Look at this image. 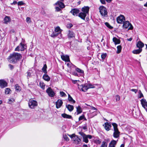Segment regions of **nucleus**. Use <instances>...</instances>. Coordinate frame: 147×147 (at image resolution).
<instances>
[{
  "label": "nucleus",
  "mask_w": 147,
  "mask_h": 147,
  "mask_svg": "<svg viewBox=\"0 0 147 147\" xmlns=\"http://www.w3.org/2000/svg\"><path fill=\"white\" fill-rule=\"evenodd\" d=\"M22 55L18 53L13 52L10 54L7 59L11 63L15 64L20 61L22 58Z\"/></svg>",
  "instance_id": "nucleus-1"
},
{
  "label": "nucleus",
  "mask_w": 147,
  "mask_h": 147,
  "mask_svg": "<svg viewBox=\"0 0 147 147\" xmlns=\"http://www.w3.org/2000/svg\"><path fill=\"white\" fill-rule=\"evenodd\" d=\"M89 7L88 6H84L82 9V12L79 13L78 16L82 19L85 20L87 15L88 14Z\"/></svg>",
  "instance_id": "nucleus-2"
},
{
  "label": "nucleus",
  "mask_w": 147,
  "mask_h": 147,
  "mask_svg": "<svg viewBox=\"0 0 147 147\" xmlns=\"http://www.w3.org/2000/svg\"><path fill=\"white\" fill-rule=\"evenodd\" d=\"M78 86L79 89L80 91L84 92L86 91L89 88H94V86L90 84H85L80 85L78 84Z\"/></svg>",
  "instance_id": "nucleus-3"
},
{
  "label": "nucleus",
  "mask_w": 147,
  "mask_h": 147,
  "mask_svg": "<svg viewBox=\"0 0 147 147\" xmlns=\"http://www.w3.org/2000/svg\"><path fill=\"white\" fill-rule=\"evenodd\" d=\"M68 136L70 137L74 141V143L76 144H79L81 143L82 138H79L78 136L76 135L75 134L72 135H68Z\"/></svg>",
  "instance_id": "nucleus-4"
},
{
  "label": "nucleus",
  "mask_w": 147,
  "mask_h": 147,
  "mask_svg": "<svg viewBox=\"0 0 147 147\" xmlns=\"http://www.w3.org/2000/svg\"><path fill=\"white\" fill-rule=\"evenodd\" d=\"M112 124L113 127L114 131L113 136L115 138H118L119 136L120 132L117 128V125L115 123H112Z\"/></svg>",
  "instance_id": "nucleus-5"
},
{
  "label": "nucleus",
  "mask_w": 147,
  "mask_h": 147,
  "mask_svg": "<svg viewBox=\"0 0 147 147\" xmlns=\"http://www.w3.org/2000/svg\"><path fill=\"white\" fill-rule=\"evenodd\" d=\"M99 12L101 15L104 17L107 16V11L106 8L103 6H100L99 8Z\"/></svg>",
  "instance_id": "nucleus-6"
},
{
  "label": "nucleus",
  "mask_w": 147,
  "mask_h": 147,
  "mask_svg": "<svg viewBox=\"0 0 147 147\" xmlns=\"http://www.w3.org/2000/svg\"><path fill=\"white\" fill-rule=\"evenodd\" d=\"M38 105L37 102L32 99L29 100L28 102V105L30 108L32 109H34Z\"/></svg>",
  "instance_id": "nucleus-7"
},
{
  "label": "nucleus",
  "mask_w": 147,
  "mask_h": 147,
  "mask_svg": "<svg viewBox=\"0 0 147 147\" xmlns=\"http://www.w3.org/2000/svg\"><path fill=\"white\" fill-rule=\"evenodd\" d=\"M25 47V46L24 44L21 42L20 43V45L15 48V51H24L25 49H26V48Z\"/></svg>",
  "instance_id": "nucleus-8"
},
{
  "label": "nucleus",
  "mask_w": 147,
  "mask_h": 147,
  "mask_svg": "<svg viewBox=\"0 0 147 147\" xmlns=\"http://www.w3.org/2000/svg\"><path fill=\"white\" fill-rule=\"evenodd\" d=\"M125 20V17L123 15H120L119 16L117 17V22L119 24H122Z\"/></svg>",
  "instance_id": "nucleus-9"
},
{
  "label": "nucleus",
  "mask_w": 147,
  "mask_h": 147,
  "mask_svg": "<svg viewBox=\"0 0 147 147\" xmlns=\"http://www.w3.org/2000/svg\"><path fill=\"white\" fill-rule=\"evenodd\" d=\"M80 12V11L78 9L74 8L71 9L70 12L74 16H78Z\"/></svg>",
  "instance_id": "nucleus-10"
},
{
  "label": "nucleus",
  "mask_w": 147,
  "mask_h": 147,
  "mask_svg": "<svg viewBox=\"0 0 147 147\" xmlns=\"http://www.w3.org/2000/svg\"><path fill=\"white\" fill-rule=\"evenodd\" d=\"M46 92L48 95L51 97H53L55 95V93L52 89L50 87H49L46 90Z\"/></svg>",
  "instance_id": "nucleus-11"
},
{
  "label": "nucleus",
  "mask_w": 147,
  "mask_h": 147,
  "mask_svg": "<svg viewBox=\"0 0 147 147\" xmlns=\"http://www.w3.org/2000/svg\"><path fill=\"white\" fill-rule=\"evenodd\" d=\"M59 35V36L58 37V38H61L62 37V34L61 32H56L53 31L51 34V37L54 38L56 37Z\"/></svg>",
  "instance_id": "nucleus-12"
},
{
  "label": "nucleus",
  "mask_w": 147,
  "mask_h": 147,
  "mask_svg": "<svg viewBox=\"0 0 147 147\" xmlns=\"http://www.w3.org/2000/svg\"><path fill=\"white\" fill-rule=\"evenodd\" d=\"M140 102L142 107L147 111V102L146 100L143 98L140 100Z\"/></svg>",
  "instance_id": "nucleus-13"
},
{
  "label": "nucleus",
  "mask_w": 147,
  "mask_h": 147,
  "mask_svg": "<svg viewBox=\"0 0 147 147\" xmlns=\"http://www.w3.org/2000/svg\"><path fill=\"white\" fill-rule=\"evenodd\" d=\"M7 84L6 82L3 80H0V88H3L7 86Z\"/></svg>",
  "instance_id": "nucleus-14"
},
{
  "label": "nucleus",
  "mask_w": 147,
  "mask_h": 147,
  "mask_svg": "<svg viewBox=\"0 0 147 147\" xmlns=\"http://www.w3.org/2000/svg\"><path fill=\"white\" fill-rule=\"evenodd\" d=\"M63 102L61 100L59 99L56 102V108L57 109L60 108L62 106Z\"/></svg>",
  "instance_id": "nucleus-15"
},
{
  "label": "nucleus",
  "mask_w": 147,
  "mask_h": 147,
  "mask_svg": "<svg viewBox=\"0 0 147 147\" xmlns=\"http://www.w3.org/2000/svg\"><path fill=\"white\" fill-rule=\"evenodd\" d=\"M61 57L63 61L66 62L70 61L69 57L67 55H61Z\"/></svg>",
  "instance_id": "nucleus-16"
},
{
  "label": "nucleus",
  "mask_w": 147,
  "mask_h": 147,
  "mask_svg": "<svg viewBox=\"0 0 147 147\" xmlns=\"http://www.w3.org/2000/svg\"><path fill=\"white\" fill-rule=\"evenodd\" d=\"M55 5H58L59 7L61 9H63L65 7V5L61 1H58Z\"/></svg>",
  "instance_id": "nucleus-17"
},
{
  "label": "nucleus",
  "mask_w": 147,
  "mask_h": 147,
  "mask_svg": "<svg viewBox=\"0 0 147 147\" xmlns=\"http://www.w3.org/2000/svg\"><path fill=\"white\" fill-rule=\"evenodd\" d=\"M105 125L104 127L105 129L107 131L109 130L111 127V124L109 123L106 122L105 123Z\"/></svg>",
  "instance_id": "nucleus-18"
},
{
  "label": "nucleus",
  "mask_w": 147,
  "mask_h": 147,
  "mask_svg": "<svg viewBox=\"0 0 147 147\" xmlns=\"http://www.w3.org/2000/svg\"><path fill=\"white\" fill-rule=\"evenodd\" d=\"M144 46V44L141 41H138L136 44L137 47L140 49H142Z\"/></svg>",
  "instance_id": "nucleus-19"
},
{
  "label": "nucleus",
  "mask_w": 147,
  "mask_h": 147,
  "mask_svg": "<svg viewBox=\"0 0 147 147\" xmlns=\"http://www.w3.org/2000/svg\"><path fill=\"white\" fill-rule=\"evenodd\" d=\"M117 143V141L113 140L111 141L109 143V147H115V145Z\"/></svg>",
  "instance_id": "nucleus-20"
},
{
  "label": "nucleus",
  "mask_w": 147,
  "mask_h": 147,
  "mask_svg": "<svg viewBox=\"0 0 147 147\" xmlns=\"http://www.w3.org/2000/svg\"><path fill=\"white\" fill-rule=\"evenodd\" d=\"M113 41L114 42V43L115 45L119 44L120 43V40L117 39L115 37H114L113 38Z\"/></svg>",
  "instance_id": "nucleus-21"
},
{
  "label": "nucleus",
  "mask_w": 147,
  "mask_h": 147,
  "mask_svg": "<svg viewBox=\"0 0 147 147\" xmlns=\"http://www.w3.org/2000/svg\"><path fill=\"white\" fill-rule=\"evenodd\" d=\"M43 79L45 81H49L50 80V78L47 73H45L43 76Z\"/></svg>",
  "instance_id": "nucleus-22"
},
{
  "label": "nucleus",
  "mask_w": 147,
  "mask_h": 147,
  "mask_svg": "<svg viewBox=\"0 0 147 147\" xmlns=\"http://www.w3.org/2000/svg\"><path fill=\"white\" fill-rule=\"evenodd\" d=\"M61 116L64 118L71 119H72V116L71 115H68L65 113L62 114Z\"/></svg>",
  "instance_id": "nucleus-23"
},
{
  "label": "nucleus",
  "mask_w": 147,
  "mask_h": 147,
  "mask_svg": "<svg viewBox=\"0 0 147 147\" xmlns=\"http://www.w3.org/2000/svg\"><path fill=\"white\" fill-rule=\"evenodd\" d=\"M123 28H127L129 26V25L130 24V23L128 21L123 22Z\"/></svg>",
  "instance_id": "nucleus-24"
},
{
  "label": "nucleus",
  "mask_w": 147,
  "mask_h": 147,
  "mask_svg": "<svg viewBox=\"0 0 147 147\" xmlns=\"http://www.w3.org/2000/svg\"><path fill=\"white\" fill-rule=\"evenodd\" d=\"M66 107L69 111H71L74 109V106L70 105H66Z\"/></svg>",
  "instance_id": "nucleus-25"
},
{
  "label": "nucleus",
  "mask_w": 147,
  "mask_h": 147,
  "mask_svg": "<svg viewBox=\"0 0 147 147\" xmlns=\"http://www.w3.org/2000/svg\"><path fill=\"white\" fill-rule=\"evenodd\" d=\"M142 51V49H138L134 50L132 51V53L134 54H139Z\"/></svg>",
  "instance_id": "nucleus-26"
},
{
  "label": "nucleus",
  "mask_w": 147,
  "mask_h": 147,
  "mask_svg": "<svg viewBox=\"0 0 147 147\" xmlns=\"http://www.w3.org/2000/svg\"><path fill=\"white\" fill-rule=\"evenodd\" d=\"M4 23L7 24L8 22L10 21L11 20L9 17L6 16L4 18Z\"/></svg>",
  "instance_id": "nucleus-27"
},
{
  "label": "nucleus",
  "mask_w": 147,
  "mask_h": 147,
  "mask_svg": "<svg viewBox=\"0 0 147 147\" xmlns=\"http://www.w3.org/2000/svg\"><path fill=\"white\" fill-rule=\"evenodd\" d=\"M77 109V114H79L80 113H81L82 112V109L81 107L80 106H78V107H76Z\"/></svg>",
  "instance_id": "nucleus-28"
},
{
  "label": "nucleus",
  "mask_w": 147,
  "mask_h": 147,
  "mask_svg": "<svg viewBox=\"0 0 147 147\" xmlns=\"http://www.w3.org/2000/svg\"><path fill=\"white\" fill-rule=\"evenodd\" d=\"M68 37L69 38H72L74 37V34L72 32L69 31L68 34Z\"/></svg>",
  "instance_id": "nucleus-29"
},
{
  "label": "nucleus",
  "mask_w": 147,
  "mask_h": 147,
  "mask_svg": "<svg viewBox=\"0 0 147 147\" xmlns=\"http://www.w3.org/2000/svg\"><path fill=\"white\" fill-rule=\"evenodd\" d=\"M68 100L71 102H72L73 103H75V100H74L73 98H72V97L70 96V95L69 94H68Z\"/></svg>",
  "instance_id": "nucleus-30"
},
{
  "label": "nucleus",
  "mask_w": 147,
  "mask_h": 147,
  "mask_svg": "<svg viewBox=\"0 0 147 147\" xmlns=\"http://www.w3.org/2000/svg\"><path fill=\"white\" fill-rule=\"evenodd\" d=\"M117 51L116 53H117L119 54V53H120L121 51V49H122L121 46L120 45H119L117 46Z\"/></svg>",
  "instance_id": "nucleus-31"
},
{
  "label": "nucleus",
  "mask_w": 147,
  "mask_h": 147,
  "mask_svg": "<svg viewBox=\"0 0 147 147\" xmlns=\"http://www.w3.org/2000/svg\"><path fill=\"white\" fill-rule=\"evenodd\" d=\"M47 66L46 64H45L44 65L43 67L42 68V70L43 72L45 73H47Z\"/></svg>",
  "instance_id": "nucleus-32"
},
{
  "label": "nucleus",
  "mask_w": 147,
  "mask_h": 147,
  "mask_svg": "<svg viewBox=\"0 0 147 147\" xmlns=\"http://www.w3.org/2000/svg\"><path fill=\"white\" fill-rule=\"evenodd\" d=\"M100 147H107V142L105 141L102 142Z\"/></svg>",
  "instance_id": "nucleus-33"
},
{
  "label": "nucleus",
  "mask_w": 147,
  "mask_h": 147,
  "mask_svg": "<svg viewBox=\"0 0 147 147\" xmlns=\"http://www.w3.org/2000/svg\"><path fill=\"white\" fill-rule=\"evenodd\" d=\"M54 31L56 32H61V30L59 26L55 28Z\"/></svg>",
  "instance_id": "nucleus-34"
},
{
  "label": "nucleus",
  "mask_w": 147,
  "mask_h": 147,
  "mask_svg": "<svg viewBox=\"0 0 147 147\" xmlns=\"http://www.w3.org/2000/svg\"><path fill=\"white\" fill-rule=\"evenodd\" d=\"M83 138V141L84 142L86 143H87L88 142V138H87V136H86V135L85 136H84Z\"/></svg>",
  "instance_id": "nucleus-35"
},
{
  "label": "nucleus",
  "mask_w": 147,
  "mask_h": 147,
  "mask_svg": "<svg viewBox=\"0 0 147 147\" xmlns=\"http://www.w3.org/2000/svg\"><path fill=\"white\" fill-rule=\"evenodd\" d=\"M15 101L14 99L12 98L11 99H9L8 100V103L9 104H11L13 102Z\"/></svg>",
  "instance_id": "nucleus-36"
},
{
  "label": "nucleus",
  "mask_w": 147,
  "mask_h": 147,
  "mask_svg": "<svg viewBox=\"0 0 147 147\" xmlns=\"http://www.w3.org/2000/svg\"><path fill=\"white\" fill-rule=\"evenodd\" d=\"M10 91H11V90L9 88H7L5 89V94H8L9 93Z\"/></svg>",
  "instance_id": "nucleus-37"
},
{
  "label": "nucleus",
  "mask_w": 147,
  "mask_h": 147,
  "mask_svg": "<svg viewBox=\"0 0 147 147\" xmlns=\"http://www.w3.org/2000/svg\"><path fill=\"white\" fill-rule=\"evenodd\" d=\"M76 70L77 71L80 73H83L84 72L82 70H81L80 69L78 68H76Z\"/></svg>",
  "instance_id": "nucleus-38"
},
{
  "label": "nucleus",
  "mask_w": 147,
  "mask_h": 147,
  "mask_svg": "<svg viewBox=\"0 0 147 147\" xmlns=\"http://www.w3.org/2000/svg\"><path fill=\"white\" fill-rule=\"evenodd\" d=\"M39 85L40 87L43 89H45V85L43 83L40 82Z\"/></svg>",
  "instance_id": "nucleus-39"
},
{
  "label": "nucleus",
  "mask_w": 147,
  "mask_h": 147,
  "mask_svg": "<svg viewBox=\"0 0 147 147\" xmlns=\"http://www.w3.org/2000/svg\"><path fill=\"white\" fill-rule=\"evenodd\" d=\"M105 24L106 26L109 28L111 29L113 28V27L111 26L109 23L107 22H105Z\"/></svg>",
  "instance_id": "nucleus-40"
},
{
  "label": "nucleus",
  "mask_w": 147,
  "mask_h": 147,
  "mask_svg": "<svg viewBox=\"0 0 147 147\" xmlns=\"http://www.w3.org/2000/svg\"><path fill=\"white\" fill-rule=\"evenodd\" d=\"M64 139L67 141H69V139L68 137L65 135H63V136Z\"/></svg>",
  "instance_id": "nucleus-41"
},
{
  "label": "nucleus",
  "mask_w": 147,
  "mask_h": 147,
  "mask_svg": "<svg viewBox=\"0 0 147 147\" xmlns=\"http://www.w3.org/2000/svg\"><path fill=\"white\" fill-rule=\"evenodd\" d=\"M107 56V54L106 53H103L101 55V58L102 59H105Z\"/></svg>",
  "instance_id": "nucleus-42"
},
{
  "label": "nucleus",
  "mask_w": 147,
  "mask_h": 147,
  "mask_svg": "<svg viewBox=\"0 0 147 147\" xmlns=\"http://www.w3.org/2000/svg\"><path fill=\"white\" fill-rule=\"evenodd\" d=\"M15 89L17 90H20V87L18 84H16L15 85Z\"/></svg>",
  "instance_id": "nucleus-43"
},
{
  "label": "nucleus",
  "mask_w": 147,
  "mask_h": 147,
  "mask_svg": "<svg viewBox=\"0 0 147 147\" xmlns=\"http://www.w3.org/2000/svg\"><path fill=\"white\" fill-rule=\"evenodd\" d=\"M60 93L61 97H63L66 96L65 94L63 91L60 92Z\"/></svg>",
  "instance_id": "nucleus-44"
},
{
  "label": "nucleus",
  "mask_w": 147,
  "mask_h": 147,
  "mask_svg": "<svg viewBox=\"0 0 147 147\" xmlns=\"http://www.w3.org/2000/svg\"><path fill=\"white\" fill-rule=\"evenodd\" d=\"M139 98H141L142 97H144L143 95V94L141 92L140 90L139 91Z\"/></svg>",
  "instance_id": "nucleus-45"
},
{
  "label": "nucleus",
  "mask_w": 147,
  "mask_h": 147,
  "mask_svg": "<svg viewBox=\"0 0 147 147\" xmlns=\"http://www.w3.org/2000/svg\"><path fill=\"white\" fill-rule=\"evenodd\" d=\"M26 22L28 23H30L31 22L30 18V17H28L26 18Z\"/></svg>",
  "instance_id": "nucleus-46"
},
{
  "label": "nucleus",
  "mask_w": 147,
  "mask_h": 147,
  "mask_svg": "<svg viewBox=\"0 0 147 147\" xmlns=\"http://www.w3.org/2000/svg\"><path fill=\"white\" fill-rule=\"evenodd\" d=\"M61 8H59L58 7H55V11H60L61 9Z\"/></svg>",
  "instance_id": "nucleus-47"
},
{
  "label": "nucleus",
  "mask_w": 147,
  "mask_h": 147,
  "mask_svg": "<svg viewBox=\"0 0 147 147\" xmlns=\"http://www.w3.org/2000/svg\"><path fill=\"white\" fill-rule=\"evenodd\" d=\"M84 115H82L79 117V121H80L84 119Z\"/></svg>",
  "instance_id": "nucleus-48"
},
{
  "label": "nucleus",
  "mask_w": 147,
  "mask_h": 147,
  "mask_svg": "<svg viewBox=\"0 0 147 147\" xmlns=\"http://www.w3.org/2000/svg\"><path fill=\"white\" fill-rule=\"evenodd\" d=\"M24 3L22 1H19L18 3V5H22L24 4Z\"/></svg>",
  "instance_id": "nucleus-49"
},
{
  "label": "nucleus",
  "mask_w": 147,
  "mask_h": 147,
  "mask_svg": "<svg viewBox=\"0 0 147 147\" xmlns=\"http://www.w3.org/2000/svg\"><path fill=\"white\" fill-rule=\"evenodd\" d=\"M79 134L82 136L83 138L86 135L84 133L82 132H79Z\"/></svg>",
  "instance_id": "nucleus-50"
},
{
  "label": "nucleus",
  "mask_w": 147,
  "mask_h": 147,
  "mask_svg": "<svg viewBox=\"0 0 147 147\" xmlns=\"http://www.w3.org/2000/svg\"><path fill=\"white\" fill-rule=\"evenodd\" d=\"M120 96L118 95L116 96V100L117 101H119L120 100Z\"/></svg>",
  "instance_id": "nucleus-51"
},
{
  "label": "nucleus",
  "mask_w": 147,
  "mask_h": 147,
  "mask_svg": "<svg viewBox=\"0 0 147 147\" xmlns=\"http://www.w3.org/2000/svg\"><path fill=\"white\" fill-rule=\"evenodd\" d=\"M129 28H128V29H129V30L133 29V26H132V25L130 23V24L129 25Z\"/></svg>",
  "instance_id": "nucleus-52"
},
{
  "label": "nucleus",
  "mask_w": 147,
  "mask_h": 147,
  "mask_svg": "<svg viewBox=\"0 0 147 147\" xmlns=\"http://www.w3.org/2000/svg\"><path fill=\"white\" fill-rule=\"evenodd\" d=\"M131 90L132 92H134L135 93H136L138 92V90L135 89H131Z\"/></svg>",
  "instance_id": "nucleus-53"
},
{
  "label": "nucleus",
  "mask_w": 147,
  "mask_h": 147,
  "mask_svg": "<svg viewBox=\"0 0 147 147\" xmlns=\"http://www.w3.org/2000/svg\"><path fill=\"white\" fill-rule=\"evenodd\" d=\"M9 66L11 70H12L13 68V66L11 64H9Z\"/></svg>",
  "instance_id": "nucleus-54"
},
{
  "label": "nucleus",
  "mask_w": 147,
  "mask_h": 147,
  "mask_svg": "<svg viewBox=\"0 0 147 147\" xmlns=\"http://www.w3.org/2000/svg\"><path fill=\"white\" fill-rule=\"evenodd\" d=\"M101 3L103 4H105L106 3L105 0H100Z\"/></svg>",
  "instance_id": "nucleus-55"
},
{
  "label": "nucleus",
  "mask_w": 147,
  "mask_h": 147,
  "mask_svg": "<svg viewBox=\"0 0 147 147\" xmlns=\"http://www.w3.org/2000/svg\"><path fill=\"white\" fill-rule=\"evenodd\" d=\"M86 136H87V138L90 139H91L92 138V136L91 135H86Z\"/></svg>",
  "instance_id": "nucleus-56"
},
{
  "label": "nucleus",
  "mask_w": 147,
  "mask_h": 147,
  "mask_svg": "<svg viewBox=\"0 0 147 147\" xmlns=\"http://www.w3.org/2000/svg\"><path fill=\"white\" fill-rule=\"evenodd\" d=\"M17 2L16 1H14L13 3H11V5H15L17 4Z\"/></svg>",
  "instance_id": "nucleus-57"
},
{
  "label": "nucleus",
  "mask_w": 147,
  "mask_h": 147,
  "mask_svg": "<svg viewBox=\"0 0 147 147\" xmlns=\"http://www.w3.org/2000/svg\"><path fill=\"white\" fill-rule=\"evenodd\" d=\"M77 81H78L76 80H72V82L74 84H76Z\"/></svg>",
  "instance_id": "nucleus-58"
},
{
  "label": "nucleus",
  "mask_w": 147,
  "mask_h": 147,
  "mask_svg": "<svg viewBox=\"0 0 147 147\" xmlns=\"http://www.w3.org/2000/svg\"><path fill=\"white\" fill-rule=\"evenodd\" d=\"M27 76L30 77L31 75V73L30 72H27Z\"/></svg>",
  "instance_id": "nucleus-59"
},
{
  "label": "nucleus",
  "mask_w": 147,
  "mask_h": 147,
  "mask_svg": "<svg viewBox=\"0 0 147 147\" xmlns=\"http://www.w3.org/2000/svg\"><path fill=\"white\" fill-rule=\"evenodd\" d=\"M92 109L93 110H96V111L97 110L94 107H92Z\"/></svg>",
  "instance_id": "nucleus-60"
},
{
  "label": "nucleus",
  "mask_w": 147,
  "mask_h": 147,
  "mask_svg": "<svg viewBox=\"0 0 147 147\" xmlns=\"http://www.w3.org/2000/svg\"><path fill=\"white\" fill-rule=\"evenodd\" d=\"M127 40H128L129 41H131L132 40V38H128L127 39Z\"/></svg>",
  "instance_id": "nucleus-61"
},
{
  "label": "nucleus",
  "mask_w": 147,
  "mask_h": 147,
  "mask_svg": "<svg viewBox=\"0 0 147 147\" xmlns=\"http://www.w3.org/2000/svg\"><path fill=\"white\" fill-rule=\"evenodd\" d=\"M83 128L84 129H87V127L86 126H85L83 127Z\"/></svg>",
  "instance_id": "nucleus-62"
},
{
  "label": "nucleus",
  "mask_w": 147,
  "mask_h": 147,
  "mask_svg": "<svg viewBox=\"0 0 147 147\" xmlns=\"http://www.w3.org/2000/svg\"><path fill=\"white\" fill-rule=\"evenodd\" d=\"M144 6L147 7V2L144 5Z\"/></svg>",
  "instance_id": "nucleus-63"
},
{
  "label": "nucleus",
  "mask_w": 147,
  "mask_h": 147,
  "mask_svg": "<svg viewBox=\"0 0 147 147\" xmlns=\"http://www.w3.org/2000/svg\"><path fill=\"white\" fill-rule=\"evenodd\" d=\"M124 144H122L121 145V146H120V147H124Z\"/></svg>",
  "instance_id": "nucleus-64"
}]
</instances>
